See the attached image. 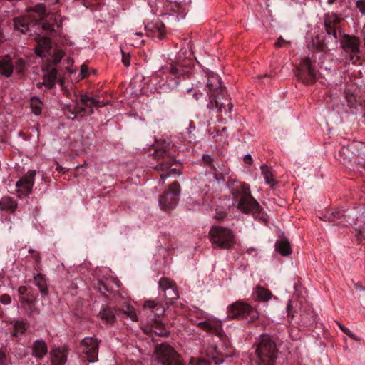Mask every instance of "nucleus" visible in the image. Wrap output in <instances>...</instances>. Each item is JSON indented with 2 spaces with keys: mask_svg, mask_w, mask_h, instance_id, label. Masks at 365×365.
Instances as JSON below:
<instances>
[{
  "mask_svg": "<svg viewBox=\"0 0 365 365\" xmlns=\"http://www.w3.org/2000/svg\"><path fill=\"white\" fill-rule=\"evenodd\" d=\"M205 90L209 97L207 108L212 110L215 109L220 113L224 112L229 118H231L230 113L233 105L230 98L225 96V88L222 87L220 78L217 75L209 76Z\"/></svg>",
  "mask_w": 365,
  "mask_h": 365,
  "instance_id": "f257e3e1",
  "label": "nucleus"
},
{
  "mask_svg": "<svg viewBox=\"0 0 365 365\" xmlns=\"http://www.w3.org/2000/svg\"><path fill=\"white\" fill-rule=\"evenodd\" d=\"M233 203L237 208L245 213H250L255 217L263 218L261 216L262 208L255 200L248 185L240 183L231 189Z\"/></svg>",
  "mask_w": 365,
  "mask_h": 365,
  "instance_id": "f03ea898",
  "label": "nucleus"
},
{
  "mask_svg": "<svg viewBox=\"0 0 365 365\" xmlns=\"http://www.w3.org/2000/svg\"><path fill=\"white\" fill-rule=\"evenodd\" d=\"M44 11V4H39L35 6L33 9V13L29 14V16L15 17L13 19L15 30L29 36H33V32L40 34L35 27L36 22L43 18Z\"/></svg>",
  "mask_w": 365,
  "mask_h": 365,
  "instance_id": "7ed1b4c3",
  "label": "nucleus"
},
{
  "mask_svg": "<svg viewBox=\"0 0 365 365\" xmlns=\"http://www.w3.org/2000/svg\"><path fill=\"white\" fill-rule=\"evenodd\" d=\"M277 346L267 335H262L252 359L257 365H274L277 359Z\"/></svg>",
  "mask_w": 365,
  "mask_h": 365,
  "instance_id": "20e7f679",
  "label": "nucleus"
},
{
  "mask_svg": "<svg viewBox=\"0 0 365 365\" xmlns=\"http://www.w3.org/2000/svg\"><path fill=\"white\" fill-rule=\"evenodd\" d=\"M209 237L215 249L229 250L235 244L233 232L227 227L212 226L209 232Z\"/></svg>",
  "mask_w": 365,
  "mask_h": 365,
  "instance_id": "39448f33",
  "label": "nucleus"
},
{
  "mask_svg": "<svg viewBox=\"0 0 365 365\" xmlns=\"http://www.w3.org/2000/svg\"><path fill=\"white\" fill-rule=\"evenodd\" d=\"M173 148V144L170 142L163 140L156 143L155 151L153 155L155 158L162 160V162L156 165L158 170H166L173 165L175 160L170 153Z\"/></svg>",
  "mask_w": 365,
  "mask_h": 365,
  "instance_id": "423d86ee",
  "label": "nucleus"
},
{
  "mask_svg": "<svg viewBox=\"0 0 365 365\" xmlns=\"http://www.w3.org/2000/svg\"><path fill=\"white\" fill-rule=\"evenodd\" d=\"M228 317L232 319H242L248 322H253L259 317L257 310L250 304L237 301L227 309Z\"/></svg>",
  "mask_w": 365,
  "mask_h": 365,
  "instance_id": "0eeeda50",
  "label": "nucleus"
},
{
  "mask_svg": "<svg viewBox=\"0 0 365 365\" xmlns=\"http://www.w3.org/2000/svg\"><path fill=\"white\" fill-rule=\"evenodd\" d=\"M180 193V186L178 182L170 185L168 190L159 197L160 208L165 211L173 210L178 203V196Z\"/></svg>",
  "mask_w": 365,
  "mask_h": 365,
  "instance_id": "6e6552de",
  "label": "nucleus"
},
{
  "mask_svg": "<svg viewBox=\"0 0 365 365\" xmlns=\"http://www.w3.org/2000/svg\"><path fill=\"white\" fill-rule=\"evenodd\" d=\"M155 353L161 365H183L177 352L168 344L156 346Z\"/></svg>",
  "mask_w": 365,
  "mask_h": 365,
  "instance_id": "1a4fd4ad",
  "label": "nucleus"
},
{
  "mask_svg": "<svg viewBox=\"0 0 365 365\" xmlns=\"http://www.w3.org/2000/svg\"><path fill=\"white\" fill-rule=\"evenodd\" d=\"M164 74H169L173 79H178L192 70L191 59H183L176 62L171 61L161 68Z\"/></svg>",
  "mask_w": 365,
  "mask_h": 365,
  "instance_id": "9d476101",
  "label": "nucleus"
},
{
  "mask_svg": "<svg viewBox=\"0 0 365 365\" xmlns=\"http://www.w3.org/2000/svg\"><path fill=\"white\" fill-rule=\"evenodd\" d=\"M160 294H163L167 307L174 304L179 298L175 282L168 277H162L158 282Z\"/></svg>",
  "mask_w": 365,
  "mask_h": 365,
  "instance_id": "9b49d317",
  "label": "nucleus"
},
{
  "mask_svg": "<svg viewBox=\"0 0 365 365\" xmlns=\"http://www.w3.org/2000/svg\"><path fill=\"white\" fill-rule=\"evenodd\" d=\"M295 75L299 81L306 84H311L315 81L317 71L309 58L302 59L297 68Z\"/></svg>",
  "mask_w": 365,
  "mask_h": 365,
  "instance_id": "f8f14e48",
  "label": "nucleus"
},
{
  "mask_svg": "<svg viewBox=\"0 0 365 365\" xmlns=\"http://www.w3.org/2000/svg\"><path fill=\"white\" fill-rule=\"evenodd\" d=\"M341 45L345 53L349 54L350 61L356 64L359 60L360 41L358 38L349 35H344L341 39Z\"/></svg>",
  "mask_w": 365,
  "mask_h": 365,
  "instance_id": "ddd939ff",
  "label": "nucleus"
},
{
  "mask_svg": "<svg viewBox=\"0 0 365 365\" xmlns=\"http://www.w3.org/2000/svg\"><path fill=\"white\" fill-rule=\"evenodd\" d=\"M96 337H86L81 341V349L89 362L98 361L99 342Z\"/></svg>",
  "mask_w": 365,
  "mask_h": 365,
  "instance_id": "4468645a",
  "label": "nucleus"
},
{
  "mask_svg": "<svg viewBox=\"0 0 365 365\" xmlns=\"http://www.w3.org/2000/svg\"><path fill=\"white\" fill-rule=\"evenodd\" d=\"M341 18L336 14H327L324 16V27L327 34L332 36L335 41L341 36Z\"/></svg>",
  "mask_w": 365,
  "mask_h": 365,
  "instance_id": "2eb2a0df",
  "label": "nucleus"
},
{
  "mask_svg": "<svg viewBox=\"0 0 365 365\" xmlns=\"http://www.w3.org/2000/svg\"><path fill=\"white\" fill-rule=\"evenodd\" d=\"M35 176L36 170H31L16 182V193L19 197L26 196L31 193Z\"/></svg>",
  "mask_w": 365,
  "mask_h": 365,
  "instance_id": "dca6fc26",
  "label": "nucleus"
},
{
  "mask_svg": "<svg viewBox=\"0 0 365 365\" xmlns=\"http://www.w3.org/2000/svg\"><path fill=\"white\" fill-rule=\"evenodd\" d=\"M357 155H359L357 143L354 141L349 143L346 145H342L339 150L340 161L346 165H349L355 160Z\"/></svg>",
  "mask_w": 365,
  "mask_h": 365,
  "instance_id": "f3484780",
  "label": "nucleus"
},
{
  "mask_svg": "<svg viewBox=\"0 0 365 365\" xmlns=\"http://www.w3.org/2000/svg\"><path fill=\"white\" fill-rule=\"evenodd\" d=\"M143 331L147 334L155 333L160 336H168L169 335V331L165 328V324L157 319L153 320L150 325L145 327Z\"/></svg>",
  "mask_w": 365,
  "mask_h": 365,
  "instance_id": "a211bd4d",
  "label": "nucleus"
},
{
  "mask_svg": "<svg viewBox=\"0 0 365 365\" xmlns=\"http://www.w3.org/2000/svg\"><path fill=\"white\" fill-rule=\"evenodd\" d=\"M31 355L38 359H43L48 353V347L42 339H36L31 346Z\"/></svg>",
  "mask_w": 365,
  "mask_h": 365,
  "instance_id": "6ab92c4d",
  "label": "nucleus"
},
{
  "mask_svg": "<svg viewBox=\"0 0 365 365\" xmlns=\"http://www.w3.org/2000/svg\"><path fill=\"white\" fill-rule=\"evenodd\" d=\"M144 307L151 310L155 316L160 317L165 314L168 307H167L165 302L163 303L156 300H147L144 303Z\"/></svg>",
  "mask_w": 365,
  "mask_h": 365,
  "instance_id": "aec40b11",
  "label": "nucleus"
},
{
  "mask_svg": "<svg viewBox=\"0 0 365 365\" xmlns=\"http://www.w3.org/2000/svg\"><path fill=\"white\" fill-rule=\"evenodd\" d=\"M68 349L66 347H58L52 350L51 356L53 364L63 365L67 360Z\"/></svg>",
  "mask_w": 365,
  "mask_h": 365,
  "instance_id": "412c9836",
  "label": "nucleus"
},
{
  "mask_svg": "<svg viewBox=\"0 0 365 365\" xmlns=\"http://www.w3.org/2000/svg\"><path fill=\"white\" fill-rule=\"evenodd\" d=\"M198 327L204 331L220 335L221 324L217 321L206 320L198 323Z\"/></svg>",
  "mask_w": 365,
  "mask_h": 365,
  "instance_id": "4be33fe9",
  "label": "nucleus"
},
{
  "mask_svg": "<svg viewBox=\"0 0 365 365\" xmlns=\"http://www.w3.org/2000/svg\"><path fill=\"white\" fill-rule=\"evenodd\" d=\"M14 71V65L9 56L0 57V73L5 77H10Z\"/></svg>",
  "mask_w": 365,
  "mask_h": 365,
  "instance_id": "5701e85b",
  "label": "nucleus"
},
{
  "mask_svg": "<svg viewBox=\"0 0 365 365\" xmlns=\"http://www.w3.org/2000/svg\"><path fill=\"white\" fill-rule=\"evenodd\" d=\"M99 317L106 324H113L115 321V310L110 307H103L98 314Z\"/></svg>",
  "mask_w": 365,
  "mask_h": 365,
  "instance_id": "b1692460",
  "label": "nucleus"
},
{
  "mask_svg": "<svg viewBox=\"0 0 365 365\" xmlns=\"http://www.w3.org/2000/svg\"><path fill=\"white\" fill-rule=\"evenodd\" d=\"M145 29L147 31H150L153 34H158V37L160 39L163 38L164 35L165 34V24L160 21H156L153 22L151 25L145 26Z\"/></svg>",
  "mask_w": 365,
  "mask_h": 365,
  "instance_id": "393cba45",
  "label": "nucleus"
},
{
  "mask_svg": "<svg viewBox=\"0 0 365 365\" xmlns=\"http://www.w3.org/2000/svg\"><path fill=\"white\" fill-rule=\"evenodd\" d=\"M79 101L81 104L85 106L87 110L93 109V107H102L105 106L104 103H101L99 101L89 96L87 94L81 95L80 96Z\"/></svg>",
  "mask_w": 365,
  "mask_h": 365,
  "instance_id": "a878e982",
  "label": "nucleus"
},
{
  "mask_svg": "<svg viewBox=\"0 0 365 365\" xmlns=\"http://www.w3.org/2000/svg\"><path fill=\"white\" fill-rule=\"evenodd\" d=\"M58 71L55 68L48 70L43 76V83L48 89H51L56 84Z\"/></svg>",
  "mask_w": 365,
  "mask_h": 365,
  "instance_id": "bb28decb",
  "label": "nucleus"
},
{
  "mask_svg": "<svg viewBox=\"0 0 365 365\" xmlns=\"http://www.w3.org/2000/svg\"><path fill=\"white\" fill-rule=\"evenodd\" d=\"M11 324L13 325L12 336L14 337L23 335L29 327V325L23 320H14Z\"/></svg>",
  "mask_w": 365,
  "mask_h": 365,
  "instance_id": "cd10ccee",
  "label": "nucleus"
},
{
  "mask_svg": "<svg viewBox=\"0 0 365 365\" xmlns=\"http://www.w3.org/2000/svg\"><path fill=\"white\" fill-rule=\"evenodd\" d=\"M275 248L282 256H288L292 253L290 243L287 239L277 240L275 244Z\"/></svg>",
  "mask_w": 365,
  "mask_h": 365,
  "instance_id": "c85d7f7f",
  "label": "nucleus"
},
{
  "mask_svg": "<svg viewBox=\"0 0 365 365\" xmlns=\"http://www.w3.org/2000/svg\"><path fill=\"white\" fill-rule=\"evenodd\" d=\"M92 113H93V110H87L85 106L81 104L80 101L78 100L76 102L75 107L73 108V111L71 112L72 115L70 116L69 118L71 119H74L77 116H84L87 115H91Z\"/></svg>",
  "mask_w": 365,
  "mask_h": 365,
  "instance_id": "c756f323",
  "label": "nucleus"
},
{
  "mask_svg": "<svg viewBox=\"0 0 365 365\" xmlns=\"http://www.w3.org/2000/svg\"><path fill=\"white\" fill-rule=\"evenodd\" d=\"M51 48V41L48 38L41 39L35 48V52L38 56H45Z\"/></svg>",
  "mask_w": 365,
  "mask_h": 365,
  "instance_id": "7c9ffc66",
  "label": "nucleus"
},
{
  "mask_svg": "<svg viewBox=\"0 0 365 365\" xmlns=\"http://www.w3.org/2000/svg\"><path fill=\"white\" fill-rule=\"evenodd\" d=\"M34 282L42 294L44 296L48 295V289L47 282L42 274L39 273L34 277Z\"/></svg>",
  "mask_w": 365,
  "mask_h": 365,
  "instance_id": "2f4dec72",
  "label": "nucleus"
},
{
  "mask_svg": "<svg viewBox=\"0 0 365 365\" xmlns=\"http://www.w3.org/2000/svg\"><path fill=\"white\" fill-rule=\"evenodd\" d=\"M46 17V11H44V16L42 19L38 20L36 22V26H41L42 29L46 31H55V26H56V21L54 19H52V18H50L49 21L44 20V18Z\"/></svg>",
  "mask_w": 365,
  "mask_h": 365,
  "instance_id": "473e14b6",
  "label": "nucleus"
},
{
  "mask_svg": "<svg viewBox=\"0 0 365 365\" xmlns=\"http://www.w3.org/2000/svg\"><path fill=\"white\" fill-rule=\"evenodd\" d=\"M317 319V315L313 312H303L301 314V322L302 323L307 327H312L313 324L315 323Z\"/></svg>",
  "mask_w": 365,
  "mask_h": 365,
  "instance_id": "72a5a7b5",
  "label": "nucleus"
},
{
  "mask_svg": "<svg viewBox=\"0 0 365 365\" xmlns=\"http://www.w3.org/2000/svg\"><path fill=\"white\" fill-rule=\"evenodd\" d=\"M255 293L257 299L260 301L267 302L272 297V292L261 286L256 287Z\"/></svg>",
  "mask_w": 365,
  "mask_h": 365,
  "instance_id": "f704fd0d",
  "label": "nucleus"
},
{
  "mask_svg": "<svg viewBox=\"0 0 365 365\" xmlns=\"http://www.w3.org/2000/svg\"><path fill=\"white\" fill-rule=\"evenodd\" d=\"M261 170L265 182L267 184L271 185V186L273 187L276 184V181L273 178L272 173L271 172L269 168L266 165H263L261 166Z\"/></svg>",
  "mask_w": 365,
  "mask_h": 365,
  "instance_id": "c9c22d12",
  "label": "nucleus"
},
{
  "mask_svg": "<svg viewBox=\"0 0 365 365\" xmlns=\"http://www.w3.org/2000/svg\"><path fill=\"white\" fill-rule=\"evenodd\" d=\"M16 202L10 197H4L0 200V210H14L16 207Z\"/></svg>",
  "mask_w": 365,
  "mask_h": 365,
  "instance_id": "e433bc0d",
  "label": "nucleus"
},
{
  "mask_svg": "<svg viewBox=\"0 0 365 365\" xmlns=\"http://www.w3.org/2000/svg\"><path fill=\"white\" fill-rule=\"evenodd\" d=\"M14 71L18 74L24 73L26 69V60L22 58H16L13 62Z\"/></svg>",
  "mask_w": 365,
  "mask_h": 365,
  "instance_id": "4c0bfd02",
  "label": "nucleus"
},
{
  "mask_svg": "<svg viewBox=\"0 0 365 365\" xmlns=\"http://www.w3.org/2000/svg\"><path fill=\"white\" fill-rule=\"evenodd\" d=\"M41 105L42 103L37 97H32L31 98V108L32 112L36 115H38L41 113Z\"/></svg>",
  "mask_w": 365,
  "mask_h": 365,
  "instance_id": "58836bf2",
  "label": "nucleus"
},
{
  "mask_svg": "<svg viewBox=\"0 0 365 365\" xmlns=\"http://www.w3.org/2000/svg\"><path fill=\"white\" fill-rule=\"evenodd\" d=\"M207 178V175L205 174L202 175H199L198 178H195L194 179V183L195 184L198 189L204 190L208 187V185L206 182Z\"/></svg>",
  "mask_w": 365,
  "mask_h": 365,
  "instance_id": "ea45409f",
  "label": "nucleus"
},
{
  "mask_svg": "<svg viewBox=\"0 0 365 365\" xmlns=\"http://www.w3.org/2000/svg\"><path fill=\"white\" fill-rule=\"evenodd\" d=\"M202 160L205 166L209 167L212 170L216 172L217 168L214 163L213 158L208 154H203L202 156Z\"/></svg>",
  "mask_w": 365,
  "mask_h": 365,
  "instance_id": "a19ab883",
  "label": "nucleus"
},
{
  "mask_svg": "<svg viewBox=\"0 0 365 365\" xmlns=\"http://www.w3.org/2000/svg\"><path fill=\"white\" fill-rule=\"evenodd\" d=\"M122 310L123 313L125 314L131 320H138L137 314L134 310V308L131 305L128 304H126L123 307Z\"/></svg>",
  "mask_w": 365,
  "mask_h": 365,
  "instance_id": "79ce46f5",
  "label": "nucleus"
},
{
  "mask_svg": "<svg viewBox=\"0 0 365 365\" xmlns=\"http://www.w3.org/2000/svg\"><path fill=\"white\" fill-rule=\"evenodd\" d=\"M339 324V327L340 329L344 334H346L347 336H349V337H351V339H353L354 340H356V341L359 340V339L355 335V334H354L348 328H346V327H344V325H342L341 324Z\"/></svg>",
  "mask_w": 365,
  "mask_h": 365,
  "instance_id": "37998d69",
  "label": "nucleus"
},
{
  "mask_svg": "<svg viewBox=\"0 0 365 365\" xmlns=\"http://www.w3.org/2000/svg\"><path fill=\"white\" fill-rule=\"evenodd\" d=\"M64 53L62 51H57L52 56V62L53 64L57 65L59 63L63 57Z\"/></svg>",
  "mask_w": 365,
  "mask_h": 365,
  "instance_id": "c03bdc74",
  "label": "nucleus"
},
{
  "mask_svg": "<svg viewBox=\"0 0 365 365\" xmlns=\"http://www.w3.org/2000/svg\"><path fill=\"white\" fill-rule=\"evenodd\" d=\"M98 289L101 294L104 295L106 294V292H109V289L108 288L107 285L101 281H99L98 283Z\"/></svg>",
  "mask_w": 365,
  "mask_h": 365,
  "instance_id": "a18cd8bd",
  "label": "nucleus"
},
{
  "mask_svg": "<svg viewBox=\"0 0 365 365\" xmlns=\"http://www.w3.org/2000/svg\"><path fill=\"white\" fill-rule=\"evenodd\" d=\"M284 44H290V41L284 40L282 36H279L274 43L276 48H281Z\"/></svg>",
  "mask_w": 365,
  "mask_h": 365,
  "instance_id": "49530a36",
  "label": "nucleus"
},
{
  "mask_svg": "<svg viewBox=\"0 0 365 365\" xmlns=\"http://www.w3.org/2000/svg\"><path fill=\"white\" fill-rule=\"evenodd\" d=\"M0 302L4 304H9L11 302V297L7 294H2L0 297Z\"/></svg>",
  "mask_w": 365,
  "mask_h": 365,
  "instance_id": "de8ad7c7",
  "label": "nucleus"
},
{
  "mask_svg": "<svg viewBox=\"0 0 365 365\" xmlns=\"http://www.w3.org/2000/svg\"><path fill=\"white\" fill-rule=\"evenodd\" d=\"M7 359L5 351L0 349V365H6Z\"/></svg>",
  "mask_w": 365,
  "mask_h": 365,
  "instance_id": "09e8293b",
  "label": "nucleus"
},
{
  "mask_svg": "<svg viewBox=\"0 0 365 365\" xmlns=\"http://www.w3.org/2000/svg\"><path fill=\"white\" fill-rule=\"evenodd\" d=\"M356 6L359 11L363 14H365V0H359L356 2Z\"/></svg>",
  "mask_w": 365,
  "mask_h": 365,
  "instance_id": "8fccbe9b",
  "label": "nucleus"
},
{
  "mask_svg": "<svg viewBox=\"0 0 365 365\" xmlns=\"http://www.w3.org/2000/svg\"><path fill=\"white\" fill-rule=\"evenodd\" d=\"M121 52H122V55H123L122 62L125 66L128 67L130 66V58H129V56H126L125 55V53L123 52V51H121Z\"/></svg>",
  "mask_w": 365,
  "mask_h": 365,
  "instance_id": "3c124183",
  "label": "nucleus"
},
{
  "mask_svg": "<svg viewBox=\"0 0 365 365\" xmlns=\"http://www.w3.org/2000/svg\"><path fill=\"white\" fill-rule=\"evenodd\" d=\"M356 237L359 241H361L365 239L364 232L361 230H356Z\"/></svg>",
  "mask_w": 365,
  "mask_h": 365,
  "instance_id": "603ef678",
  "label": "nucleus"
},
{
  "mask_svg": "<svg viewBox=\"0 0 365 365\" xmlns=\"http://www.w3.org/2000/svg\"><path fill=\"white\" fill-rule=\"evenodd\" d=\"M292 308V305L291 302L289 301L287 305V317L293 318L294 314L291 312Z\"/></svg>",
  "mask_w": 365,
  "mask_h": 365,
  "instance_id": "864d4df0",
  "label": "nucleus"
},
{
  "mask_svg": "<svg viewBox=\"0 0 365 365\" xmlns=\"http://www.w3.org/2000/svg\"><path fill=\"white\" fill-rule=\"evenodd\" d=\"M317 41L319 43V48H318L319 51H321V52H326L327 46L324 44V42L319 43L318 37H317Z\"/></svg>",
  "mask_w": 365,
  "mask_h": 365,
  "instance_id": "5fc2aeb1",
  "label": "nucleus"
},
{
  "mask_svg": "<svg viewBox=\"0 0 365 365\" xmlns=\"http://www.w3.org/2000/svg\"><path fill=\"white\" fill-rule=\"evenodd\" d=\"M30 253L32 254V257L36 261L38 262L40 260V255L38 252H35L33 250H29V251Z\"/></svg>",
  "mask_w": 365,
  "mask_h": 365,
  "instance_id": "6e6d98bb",
  "label": "nucleus"
},
{
  "mask_svg": "<svg viewBox=\"0 0 365 365\" xmlns=\"http://www.w3.org/2000/svg\"><path fill=\"white\" fill-rule=\"evenodd\" d=\"M225 216H226V213L225 212L220 211V212H216L215 217L217 220H222L225 217Z\"/></svg>",
  "mask_w": 365,
  "mask_h": 365,
  "instance_id": "4d7b16f0",
  "label": "nucleus"
},
{
  "mask_svg": "<svg viewBox=\"0 0 365 365\" xmlns=\"http://www.w3.org/2000/svg\"><path fill=\"white\" fill-rule=\"evenodd\" d=\"M332 215L334 217L340 219L345 215H344V211H337V212H333Z\"/></svg>",
  "mask_w": 365,
  "mask_h": 365,
  "instance_id": "13d9d810",
  "label": "nucleus"
},
{
  "mask_svg": "<svg viewBox=\"0 0 365 365\" xmlns=\"http://www.w3.org/2000/svg\"><path fill=\"white\" fill-rule=\"evenodd\" d=\"M244 162L247 164L251 165L252 163V158L250 154L245 155L244 157Z\"/></svg>",
  "mask_w": 365,
  "mask_h": 365,
  "instance_id": "bf43d9fd",
  "label": "nucleus"
},
{
  "mask_svg": "<svg viewBox=\"0 0 365 365\" xmlns=\"http://www.w3.org/2000/svg\"><path fill=\"white\" fill-rule=\"evenodd\" d=\"M207 192H205V197L200 202H198V204H202V205H205V204H207L210 201V199H209V197L207 196Z\"/></svg>",
  "mask_w": 365,
  "mask_h": 365,
  "instance_id": "052dcab7",
  "label": "nucleus"
},
{
  "mask_svg": "<svg viewBox=\"0 0 365 365\" xmlns=\"http://www.w3.org/2000/svg\"><path fill=\"white\" fill-rule=\"evenodd\" d=\"M177 173V169L173 168V169H171L170 170H169L168 173L166 174H163V173L161 174L160 177H161V178H165L168 176L170 175L171 173Z\"/></svg>",
  "mask_w": 365,
  "mask_h": 365,
  "instance_id": "680f3d73",
  "label": "nucleus"
},
{
  "mask_svg": "<svg viewBox=\"0 0 365 365\" xmlns=\"http://www.w3.org/2000/svg\"><path fill=\"white\" fill-rule=\"evenodd\" d=\"M203 96V93L200 92V91H195L193 94V96L196 100L200 99Z\"/></svg>",
  "mask_w": 365,
  "mask_h": 365,
  "instance_id": "e2e57ef3",
  "label": "nucleus"
},
{
  "mask_svg": "<svg viewBox=\"0 0 365 365\" xmlns=\"http://www.w3.org/2000/svg\"><path fill=\"white\" fill-rule=\"evenodd\" d=\"M196 365H210V363L208 360L200 359L197 361Z\"/></svg>",
  "mask_w": 365,
  "mask_h": 365,
  "instance_id": "0e129e2a",
  "label": "nucleus"
},
{
  "mask_svg": "<svg viewBox=\"0 0 365 365\" xmlns=\"http://www.w3.org/2000/svg\"><path fill=\"white\" fill-rule=\"evenodd\" d=\"M26 287L25 286H21L19 289H18V292L20 295H24L25 294V293L26 292Z\"/></svg>",
  "mask_w": 365,
  "mask_h": 365,
  "instance_id": "69168bd1",
  "label": "nucleus"
},
{
  "mask_svg": "<svg viewBox=\"0 0 365 365\" xmlns=\"http://www.w3.org/2000/svg\"><path fill=\"white\" fill-rule=\"evenodd\" d=\"M214 179L217 181V182H220L221 180H225L224 177L219 176V175L217 173H214Z\"/></svg>",
  "mask_w": 365,
  "mask_h": 365,
  "instance_id": "338daca9",
  "label": "nucleus"
},
{
  "mask_svg": "<svg viewBox=\"0 0 365 365\" xmlns=\"http://www.w3.org/2000/svg\"><path fill=\"white\" fill-rule=\"evenodd\" d=\"M81 71L82 73V74L83 75V77H85L86 76V72H87V66H85V65H83L81 66Z\"/></svg>",
  "mask_w": 365,
  "mask_h": 365,
  "instance_id": "774afa93",
  "label": "nucleus"
}]
</instances>
